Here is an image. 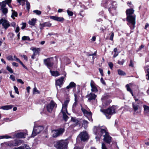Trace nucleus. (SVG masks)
Returning <instances> with one entry per match:
<instances>
[{"instance_id":"nucleus-36","label":"nucleus","mask_w":149,"mask_h":149,"mask_svg":"<svg viewBox=\"0 0 149 149\" xmlns=\"http://www.w3.org/2000/svg\"><path fill=\"white\" fill-rule=\"evenodd\" d=\"M88 123L87 121L86 120H83V125L85 128L87 127Z\"/></svg>"},{"instance_id":"nucleus-29","label":"nucleus","mask_w":149,"mask_h":149,"mask_svg":"<svg viewBox=\"0 0 149 149\" xmlns=\"http://www.w3.org/2000/svg\"><path fill=\"white\" fill-rule=\"evenodd\" d=\"M132 107L134 111L136 112L138 109L139 105L135 104L134 102H133Z\"/></svg>"},{"instance_id":"nucleus-45","label":"nucleus","mask_w":149,"mask_h":149,"mask_svg":"<svg viewBox=\"0 0 149 149\" xmlns=\"http://www.w3.org/2000/svg\"><path fill=\"white\" fill-rule=\"evenodd\" d=\"M7 59L9 61H13V59L12 56H10L7 57Z\"/></svg>"},{"instance_id":"nucleus-53","label":"nucleus","mask_w":149,"mask_h":149,"mask_svg":"<svg viewBox=\"0 0 149 149\" xmlns=\"http://www.w3.org/2000/svg\"><path fill=\"white\" fill-rule=\"evenodd\" d=\"M22 26L21 28L22 29H24L26 26V24L25 23H22Z\"/></svg>"},{"instance_id":"nucleus-30","label":"nucleus","mask_w":149,"mask_h":149,"mask_svg":"<svg viewBox=\"0 0 149 149\" xmlns=\"http://www.w3.org/2000/svg\"><path fill=\"white\" fill-rule=\"evenodd\" d=\"M1 10L2 11L4 15H6L7 14L8 12V10L7 8H1Z\"/></svg>"},{"instance_id":"nucleus-1","label":"nucleus","mask_w":149,"mask_h":149,"mask_svg":"<svg viewBox=\"0 0 149 149\" xmlns=\"http://www.w3.org/2000/svg\"><path fill=\"white\" fill-rule=\"evenodd\" d=\"M134 10L132 9H128L126 11L127 21L129 22L128 24L132 29L134 28L136 23L135 16L131 15L134 13Z\"/></svg>"},{"instance_id":"nucleus-40","label":"nucleus","mask_w":149,"mask_h":149,"mask_svg":"<svg viewBox=\"0 0 149 149\" xmlns=\"http://www.w3.org/2000/svg\"><path fill=\"white\" fill-rule=\"evenodd\" d=\"M6 69L7 70H8L11 73H13V71L12 69V68L8 66H7L6 67Z\"/></svg>"},{"instance_id":"nucleus-6","label":"nucleus","mask_w":149,"mask_h":149,"mask_svg":"<svg viewBox=\"0 0 149 149\" xmlns=\"http://www.w3.org/2000/svg\"><path fill=\"white\" fill-rule=\"evenodd\" d=\"M65 130L64 128H60L56 130H53L52 131L53 137L56 138L62 135Z\"/></svg>"},{"instance_id":"nucleus-25","label":"nucleus","mask_w":149,"mask_h":149,"mask_svg":"<svg viewBox=\"0 0 149 149\" xmlns=\"http://www.w3.org/2000/svg\"><path fill=\"white\" fill-rule=\"evenodd\" d=\"M13 107V106L11 105H7L2 106L1 107V109L3 110H8L11 109Z\"/></svg>"},{"instance_id":"nucleus-27","label":"nucleus","mask_w":149,"mask_h":149,"mask_svg":"<svg viewBox=\"0 0 149 149\" xmlns=\"http://www.w3.org/2000/svg\"><path fill=\"white\" fill-rule=\"evenodd\" d=\"M37 20L36 19H32L29 22V24L32 26H33L35 25L36 21Z\"/></svg>"},{"instance_id":"nucleus-33","label":"nucleus","mask_w":149,"mask_h":149,"mask_svg":"<svg viewBox=\"0 0 149 149\" xmlns=\"http://www.w3.org/2000/svg\"><path fill=\"white\" fill-rule=\"evenodd\" d=\"M71 121L76 124L78 123L79 122V120L76 118L73 117H71Z\"/></svg>"},{"instance_id":"nucleus-31","label":"nucleus","mask_w":149,"mask_h":149,"mask_svg":"<svg viewBox=\"0 0 149 149\" xmlns=\"http://www.w3.org/2000/svg\"><path fill=\"white\" fill-rule=\"evenodd\" d=\"M118 74L120 75H124L126 74L125 72L120 69L118 70Z\"/></svg>"},{"instance_id":"nucleus-37","label":"nucleus","mask_w":149,"mask_h":149,"mask_svg":"<svg viewBox=\"0 0 149 149\" xmlns=\"http://www.w3.org/2000/svg\"><path fill=\"white\" fill-rule=\"evenodd\" d=\"M116 2H114L112 4V7H110V8L109 9V11H110L109 9L111 8H114V9H115L116 8Z\"/></svg>"},{"instance_id":"nucleus-50","label":"nucleus","mask_w":149,"mask_h":149,"mask_svg":"<svg viewBox=\"0 0 149 149\" xmlns=\"http://www.w3.org/2000/svg\"><path fill=\"white\" fill-rule=\"evenodd\" d=\"M74 96L75 97L74 98V100L75 101H77L78 100V99L79 96L77 95L76 94H74Z\"/></svg>"},{"instance_id":"nucleus-18","label":"nucleus","mask_w":149,"mask_h":149,"mask_svg":"<svg viewBox=\"0 0 149 149\" xmlns=\"http://www.w3.org/2000/svg\"><path fill=\"white\" fill-rule=\"evenodd\" d=\"M50 18L54 20L59 22H61L64 20V19L62 17H58L56 16H51Z\"/></svg>"},{"instance_id":"nucleus-57","label":"nucleus","mask_w":149,"mask_h":149,"mask_svg":"<svg viewBox=\"0 0 149 149\" xmlns=\"http://www.w3.org/2000/svg\"><path fill=\"white\" fill-rule=\"evenodd\" d=\"M17 81L18 82L21 83L22 84H24L23 81H22V80L21 79H18L17 80Z\"/></svg>"},{"instance_id":"nucleus-42","label":"nucleus","mask_w":149,"mask_h":149,"mask_svg":"<svg viewBox=\"0 0 149 149\" xmlns=\"http://www.w3.org/2000/svg\"><path fill=\"white\" fill-rule=\"evenodd\" d=\"M67 12L68 15L70 16H72L73 15V13L69 10H67Z\"/></svg>"},{"instance_id":"nucleus-48","label":"nucleus","mask_w":149,"mask_h":149,"mask_svg":"<svg viewBox=\"0 0 149 149\" xmlns=\"http://www.w3.org/2000/svg\"><path fill=\"white\" fill-rule=\"evenodd\" d=\"M107 98V97L105 95H104L103 96L102 98V102H104V100L106 99Z\"/></svg>"},{"instance_id":"nucleus-9","label":"nucleus","mask_w":149,"mask_h":149,"mask_svg":"<svg viewBox=\"0 0 149 149\" xmlns=\"http://www.w3.org/2000/svg\"><path fill=\"white\" fill-rule=\"evenodd\" d=\"M77 138H80L81 141H84L88 138L87 133L86 131L81 132L78 136Z\"/></svg>"},{"instance_id":"nucleus-64","label":"nucleus","mask_w":149,"mask_h":149,"mask_svg":"<svg viewBox=\"0 0 149 149\" xmlns=\"http://www.w3.org/2000/svg\"><path fill=\"white\" fill-rule=\"evenodd\" d=\"M12 65H13L14 66H16V67H18V64H17V63H16L15 62H13V63Z\"/></svg>"},{"instance_id":"nucleus-15","label":"nucleus","mask_w":149,"mask_h":149,"mask_svg":"<svg viewBox=\"0 0 149 149\" xmlns=\"http://www.w3.org/2000/svg\"><path fill=\"white\" fill-rule=\"evenodd\" d=\"M90 85L91 88V90L92 92H97L98 91L97 88L93 81L92 80L91 81Z\"/></svg>"},{"instance_id":"nucleus-61","label":"nucleus","mask_w":149,"mask_h":149,"mask_svg":"<svg viewBox=\"0 0 149 149\" xmlns=\"http://www.w3.org/2000/svg\"><path fill=\"white\" fill-rule=\"evenodd\" d=\"M99 71H100V73L101 74V75L102 76L103 75V71L100 68H99Z\"/></svg>"},{"instance_id":"nucleus-12","label":"nucleus","mask_w":149,"mask_h":149,"mask_svg":"<svg viewBox=\"0 0 149 149\" xmlns=\"http://www.w3.org/2000/svg\"><path fill=\"white\" fill-rule=\"evenodd\" d=\"M81 110L84 115L86 116L91 117L92 115V113L86 107H84L81 106Z\"/></svg>"},{"instance_id":"nucleus-59","label":"nucleus","mask_w":149,"mask_h":149,"mask_svg":"<svg viewBox=\"0 0 149 149\" xmlns=\"http://www.w3.org/2000/svg\"><path fill=\"white\" fill-rule=\"evenodd\" d=\"M19 62L21 64V65L24 68L26 69H27L26 67L23 63L21 61H19Z\"/></svg>"},{"instance_id":"nucleus-2","label":"nucleus","mask_w":149,"mask_h":149,"mask_svg":"<svg viewBox=\"0 0 149 149\" xmlns=\"http://www.w3.org/2000/svg\"><path fill=\"white\" fill-rule=\"evenodd\" d=\"M69 101L70 100L69 99L64 101V103L62 104V106L61 110V112L63 115V118L65 121H66L69 118L68 117L66 114L68 113L67 109Z\"/></svg>"},{"instance_id":"nucleus-20","label":"nucleus","mask_w":149,"mask_h":149,"mask_svg":"<svg viewBox=\"0 0 149 149\" xmlns=\"http://www.w3.org/2000/svg\"><path fill=\"white\" fill-rule=\"evenodd\" d=\"M96 95L92 93H90L87 95V97L89 100H94L96 97Z\"/></svg>"},{"instance_id":"nucleus-49","label":"nucleus","mask_w":149,"mask_h":149,"mask_svg":"<svg viewBox=\"0 0 149 149\" xmlns=\"http://www.w3.org/2000/svg\"><path fill=\"white\" fill-rule=\"evenodd\" d=\"M108 65L111 69H112L113 66V64L112 62H109L108 63Z\"/></svg>"},{"instance_id":"nucleus-44","label":"nucleus","mask_w":149,"mask_h":149,"mask_svg":"<svg viewBox=\"0 0 149 149\" xmlns=\"http://www.w3.org/2000/svg\"><path fill=\"white\" fill-rule=\"evenodd\" d=\"M3 139H9V138H11L12 137L8 135H3Z\"/></svg>"},{"instance_id":"nucleus-7","label":"nucleus","mask_w":149,"mask_h":149,"mask_svg":"<svg viewBox=\"0 0 149 149\" xmlns=\"http://www.w3.org/2000/svg\"><path fill=\"white\" fill-rule=\"evenodd\" d=\"M57 104L53 101L52 100L50 103L46 105L45 107L47 111L51 113L54 107H56Z\"/></svg>"},{"instance_id":"nucleus-63","label":"nucleus","mask_w":149,"mask_h":149,"mask_svg":"<svg viewBox=\"0 0 149 149\" xmlns=\"http://www.w3.org/2000/svg\"><path fill=\"white\" fill-rule=\"evenodd\" d=\"M101 82L104 84H105V83L102 78H101L100 79Z\"/></svg>"},{"instance_id":"nucleus-11","label":"nucleus","mask_w":149,"mask_h":149,"mask_svg":"<svg viewBox=\"0 0 149 149\" xmlns=\"http://www.w3.org/2000/svg\"><path fill=\"white\" fill-rule=\"evenodd\" d=\"M45 64L48 68L52 66L53 65V58H49L44 60Z\"/></svg>"},{"instance_id":"nucleus-19","label":"nucleus","mask_w":149,"mask_h":149,"mask_svg":"<svg viewBox=\"0 0 149 149\" xmlns=\"http://www.w3.org/2000/svg\"><path fill=\"white\" fill-rule=\"evenodd\" d=\"M64 80V77H61L60 79L57 80L56 85V86H59L60 87L63 83V82Z\"/></svg>"},{"instance_id":"nucleus-13","label":"nucleus","mask_w":149,"mask_h":149,"mask_svg":"<svg viewBox=\"0 0 149 149\" xmlns=\"http://www.w3.org/2000/svg\"><path fill=\"white\" fill-rule=\"evenodd\" d=\"M17 1L20 4H22V6L25 4V2H26V8L29 10L30 8V4L27 0H17Z\"/></svg>"},{"instance_id":"nucleus-17","label":"nucleus","mask_w":149,"mask_h":149,"mask_svg":"<svg viewBox=\"0 0 149 149\" xmlns=\"http://www.w3.org/2000/svg\"><path fill=\"white\" fill-rule=\"evenodd\" d=\"M51 25V24L49 22H45L42 24H40V29L41 30H42L43 29L44 27L46 26L50 27Z\"/></svg>"},{"instance_id":"nucleus-54","label":"nucleus","mask_w":149,"mask_h":149,"mask_svg":"<svg viewBox=\"0 0 149 149\" xmlns=\"http://www.w3.org/2000/svg\"><path fill=\"white\" fill-rule=\"evenodd\" d=\"M77 101H75V102L74 103L73 106H72V108L73 109H74L76 107V105L77 104Z\"/></svg>"},{"instance_id":"nucleus-35","label":"nucleus","mask_w":149,"mask_h":149,"mask_svg":"<svg viewBox=\"0 0 149 149\" xmlns=\"http://www.w3.org/2000/svg\"><path fill=\"white\" fill-rule=\"evenodd\" d=\"M12 13L11 17H17V12L13 10H12Z\"/></svg>"},{"instance_id":"nucleus-5","label":"nucleus","mask_w":149,"mask_h":149,"mask_svg":"<svg viewBox=\"0 0 149 149\" xmlns=\"http://www.w3.org/2000/svg\"><path fill=\"white\" fill-rule=\"evenodd\" d=\"M100 132L104 138V141L110 144L111 142V138L109 135L108 133L104 129H101Z\"/></svg>"},{"instance_id":"nucleus-47","label":"nucleus","mask_w":149,"mask_h":149,"mask_svg":"<svg viewBox=\"0 0 149 149\" xmlns=\"http://www.w3.org/2000/svg\"><path fill=\"white\" fill-rule=\"evenodd\" d=\"M10 78L13 81H14L15 80V76L13 75H10Z\"/></svg>"},{"instance_id":"nucleus-22","label":"nucleus","mask_w":149,"mask_h":149,"mask_svg":"<svg viewBox=\"0 0 149 149\" xmlns=\"http://www.w3.org/2000/svg\"><path fill=\"white\" fill-rule=\"evenodd\" d=\"M31 49L33 52V54L36 55L38 54L39 52L40 51V48L36 47H31Z\"/></svg>"},{"instance_id":"nucleus-28","label":"nucleus","mask_w":149,"mask_h":149,"mask_svg":"<svg viewBox=\"0 0 149 149\" xmlns=\"http://www.w3.org/2000/svg\"><path fill=\"white\" fill-rule=\"evenodd\" d=\"M50 72L52 75L56 77L60 75L58 72L57 71H54L50 70Z\"/></svg>"},{"instance_id":"nucleus-10","label":"nucleus","mask_w":149,"mask_h":149,"mask_svg":"<svg viewBox=\"0 0 149 149\" xmlns=\"http://www.w3.org/2000/svg\"><path fill=\"white\" fill-rule=\"evenodd\" d=\"M0 24H2L3 28L5 29H6L10 26L9 22L3 18H1L0 20Z\"/></svg>"},{"instance_id":"nucleus-32","label":"nucleus","mask_w":149,"mask_h":149,"mask_svg":"<svg viewBox=\"0 0 149 149\" xmlns=\"http://www.w3.org/2000/svg\"><path fill=\"white\" fill-rule=\"evenodd\" d=\"M1 147L3 148H8V145H7V142L2 143L1 144Z\"/></svg>"},{"instance_id":"nucleus-43","label":"nucleus","mask_w":149,"mask_h":149,"mask_svg":"<svg viewBox=\"0 0 149 149\" xmlns=\"http://www.w3.org/2000/svg\"><path fill=\"white\" fill-rule=\"evenodd\" d=\"M125 60L124 59H122L121 61H118V64L120 65H123L125 62Z\"/></svg>"},{"instance_id":"nucleus-14","label":"nucleus","mask_w":149,"mask_h":149,"mask_svg":"<svg viewBox=\"0 0 149 149\" xmlns=\"http://www.w3.org/2000/svg\"><path fill=\"white\" fill-rule=\"evenodd\" d=\"M12 0H5L0 3V6H1V8H5L6 4L8 5L9 6L11 7L10 4L11 3Z\"/></svg>"},{"instance_id":"nucleus-46","label":"nucleus","mask_w":149,"mask_h":149,"mask_svg":"<svg viewBox=\"0 0 149 149\" xmlns=\"http://www.w3.org/2000/svg\"><path fill=\"white\" fill-rule=\"evenodd\" d=\"M14 88L15 93L17 94H19V92L18 88L15 86H14Z\"/></svg>"},{"instance_id":"nucleus-24","label":"nucleus","mask_w":149,"mask_h":149,"mask_svg":"<svg viewBox=\"0 0 149 149\" xmlns=\"http://www.w3.org/2000/svg\"><path fill=\"white\" fill-rule=\"evenodd\" d=\"M144 112V113L145 114H149V106L146 105H143Z\"/></svg>"},{"instance_id":"nucleus-39","label":"nucleus","mask_w":149,"mask_h":149,"mask_svg":"<svg viewBox=\"0 0 149 149\" xmlns=\"http://www.w3.org/2000/svg\"><path fill=\"white\" fill-rule=\"evenodd\" d=\"M146 76L147 77L146 78L148 80H149V69H148L146 71Z\"/></svg>"},{"instance_id":"nucleus-55","label":"nucleus","mask_w":149,"mask_h":149,"mask_svg":"<svg viewBox=\"0 0 149 149\" xmlns=\"http://www.w3.org/2000/svg\"><path fill=\"white\" fill-rule=\"evenodd\" d=\"M114 36V33L113 32H111V35L110 37V39L111 40H113V37Z\"/></svg>"},{"instance_id":"nucleus-56","label":"nucleus","mask_w":149,"mask_h":149,"mask_svg":"<svg viewBox=\"0 0 149 149\" xmlns=\"http://www.w3.org/2000/svg\"><path fill=\"white\" fill-rule=\"evenodd\" d=\"M102 149H107V148L106 147V146L105 144L103 143H102Z\"/></svg>"},{"instance_id":"nucleus-21","label":"nucleus","mask_w":149,"mask_h":149,"mask_svg":"<svg viewBox=\"0 0 149 149\" xmlns=\"http://www.w3.org/2000/svg\"><path fill=\"white\" fill-rule=\"evenodd\" d=\"M26 134L23 132H19L15 134V136L18 138H22L24 137V136Z\"/></svg>"},{"instance_id":"nucleus-62","label":"nucleus","mask_w":149,"mask_h":149,"mask_svg":"<svg viewBox=\"0 0 149 149\" xmlns=\"http://www.w3.org/2000/svg\"><path fill=\"white\" fill-rule=\"evenodd\" d=\"M21 56L23 57L24 59L26 60V61L28 60V58L27 57L26 55Z\"/></svg>"},{"instance_id":"nucleus-51","label":"nucleus","mask_w":149,"mask_h":149,"mask_svg":"<svg viewBox=\"0 0 149 149\" xmlns=\"http://www.w3.org/2000/svg\"><path fill=\"white\" fill-rule=\"evenodd\" d=\"M13 58L14 59H13V60L16 61L18 62H19V61H20V60L16 56L14 55L13 56Z\"/></svg>"},{"instance_id":"nucleus-8","label":"nucleus","mask_w":149,"mask_h":149,"mask_svg":"<svg viewBox=\"0 0 149 149\" xmlns=\"http://www.w3.org/2000/svg\"><path fill=\"white\" fill-rule=\"evenodd\" d=\"M43 127L41 126L35 127L33 129L32 134V137H33L39 134L43 130Z\"/></svg>"},{"instance_id":"nucleus-26","label":"nucleus","mask_w":149,"mask_h":149,"mask_svg":"<svg viewBox=\"0 0 149 149\" xmlns=\"http://www.w3.org/2000/svg\"><path fill=\"white\" fill-rule=\"evenodd\" d=\"M76 86V85L73 82H70L69 85L66 87V88L68 89H71V88L73 87H75Z\"/></svg>"},{"instance_id":"nucleus-3","label":"nucleus","mask_w":149,"mask_h":149,"mask_svg":"<svg viewBox=\"0 0 149 149\" xmlns=\"http://www.w3.org/2000/svg\"><path fill=\"white\" fill-rule=\"evenodd\" d=\"M68 143L65 140H61L55 143L54 146L57 149H67Z\"/></svg>"},{"instance_id":"nucleus-58","label":"nucleus","mask_w":149,"mask_h":149,"mask_svg":"<svg viewBox=\"0 0 149 149\" xmlns=\"http://www.w3.org/2000/svg\"><path fill=\"white\" fill-rule=\"evenodd\" d=\"M19 27L18 26H17V27L16 28L15 30V32L16 33H17L19 32Z\"/></svg>"},{"instance_id":"nucleus-16","label":"nucleus","mask_w":149,"mask_h":149,"mask_svg":"<svg viewBox=\"0 0 149 149\" xmlns=\"http://www.w3.org/2000/svg\"><path fill=\"white\" fill-rule=\"evenodd\" d=\"M7 143L8 147H11L17 146L19 143V142L17 141H16L14 143H13L12 141L7 142Z\"/></svg>"},{"instance_id":"nucleus-23","label":"nucleus","mask_w":149,"mask_h":149,"mask_svg":"<svg viewBox=\"0 0 149 149\" xmlns=\"http://www.w3.org/2000/svg\"><path fill=\"white\" fill-rule=\"evenodd\" d=\"M132 84H127L126 86V87L127 91H128L130 92L131 94L133 96L134 95L133 94L132 91L130 88V87H132Z\"/></svg>"},{"instance_id":"nucleus-41","label":"nucleus","mask_w":149,"mask_h":149,"mask_svg":"<svg viewBox=\"0 0 149 149\" xmlns=\"http://www.w3.org/2000/svg\"><path fill=\"white\" fill-rule=\"evenodd\" d=\"M23 40H30L28 36H24L22 38Z\"/></svg>"},{"instance_id":"nucleus-52","label":"nucleus","mask_w":149,"mask_h":149,"mask_svg":"<svg viewBox=\"0 0 149 149\" xmlns=\"http://www.w3.org/2000/svg\"><path fill=\"white\" fill-rule=\"evenodd\" d=\"M23 147L24 149H30V148L29 146L26 145H24L23 146Z\"/></svg>"},{"instance_id":"nucleus-34","label":"nucleus","mask_w":149,"mask_h":149,"mask_svg":"<svg viewBox=\"0 0 149 149\" xmlns=\"http://www.w3.org/2000/svg\"><path fill=\"white\" fill-rule=\"evenodd\" d=\"M33 94L40 93L39 91L37 89L36 87H35L33 89Z\"/></svg>"},{"instance_id":"nucleus-4","label":"nucleus","mask_w":149,"mask_h":149,"mask_svg":"<svg viewBox=\"0 0 149 149\" xmlns=\"http://www.w3.org/2000/svg\"><path fill=\"white\" fill-rule=\"evenodd\" d=\"M115 109L113 107H112L108 108L105 110H100L101 111L103 112L108 119L110 118L111 115L115 113Z\"/></svg>"},{"instance_id":"nucleus-60","label":"nucleus","mask_w":149,"mask_h":149,"mask_svg":"<svg viewBox=\"0 0 149 149\" xmlns=\"http://www.w3.org/2000/svg\"><path fill=\"white\" fill-rule=\"evenodd\" d=\"M129 66L131 67L133 66V63L132 61V60H131L130 61V64H129Z\"/></svg>"},{"instance_id":"nucleus-38","label":"nucleus","mask_w":149,"mask_h":149,"mask_svg":"<svg viewBox=\"0 0 149 149\" xmlns=\"http://www.w3.org/2000/svg\"><path fill=\"white\" fill-rule=\"evenodd\" d=\"M33 12L37 15H40L41 13V12L38 10H34L33 11Z\"/></svg>"}]
</instances>
